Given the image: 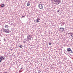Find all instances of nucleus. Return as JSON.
<instances>
[{"label": "nucleus", "instance_id": "f257e3e1", "mask_svg": "<svg viewBox=\"0 0 73 73\" xmlns=\"http://www.w3.org/2000/svg\"><path fill=\"white\" fill-rule=\"evenodd\" d=\"M51 1L52 3H55V4L56 5H58L61 1V0H51Z\"/></svg>", "mask_w": 73, "mask_h": 73}, {"label": "nucleus", "instance_id": "f03ea898", "mask_svg": "<svg viewBox=\"0 0 73 73\" xmlns=\"http://www.w3.org/2000/svg\"><path fill=\"white\" fill-rule=\"evenodd\" d=\"M3 32H6V33H10V32H11V31L9 30V29H4Z\"/></svg>", "mask_w": 73, "mask_h": 73}, {"label": "nucleus", "instance_id": "7ed1b4c3", "mask_svg": "<svg viewBox=\"0 0 73 73\" xmlns=\"http://www.w3.org/2000/svg\"><path fill=\"white\" fill-rule=\"evenodd\" d=\"M31 36L30 35H29L27 36V40H26V41H29V40H31Z\"/></svg>", "mask_w": 73, "mask_h": 73}, {"label": "nucleus", "instance_id": "20e7f679", "mask_svg": "<svg viewBox=\"0 0 73 73\" xmlns=\"http://www.w3.org/2000/svg\"><path fill=\"white\" fill-rule=\"evenodd\" d=\"M67 52H70L71 53H73V51H72V50H71L70 48H67Z\"/></svg>", "mask_w": 73, "mask_h": 73}, {"label": "nucleus", "instance_id": "39448f33", "mask_svg": "<svg viewBox=\"0 0 73 73\" xmlns=\"http://www.w3.org/2000/svg\"><path fill=\"white\" fill-rule=\"evenodd\" d=\"M38 7L40 8V9H42V8H43V6H42V4L39 5Z\"/></svg>", "mask_w": 73, "mask_h": 73}, {"label": "nucleus", "instance_id": "423d86ee", "mask_svg": "<svg viewBox=\"0 0 73 73\" xmlns=\"http://www.w3.org/2000/svg\"><path fill=\"white\" fill-rule=\"evenodd\" d=\"M60 28L59 31H60V32H64V28L61 27H60Z\"/></svg>", "mask_w": 73, "mask_h": 73}, {"label": "nucleus", "instance_id": "0eeeda50", "mask_svg": "<svg viewBox=\"0 0 73 73\" xmlns=\"http://www.w3.org/2000/svg\"><path fill=\"white\" fill-rule=\"evenodd\" d=\"M1 58L3 60H5V56H1Z\"/></svg>", "mask_w": 73, "mask_h": 73}, {"label": "nucleus", "instance_id": "6e6552de", "mask_svg": "<svg viewBox=\"0 0 73 73\" xmlns=\"http://www.w3.org/2000/svg\"><path fill=\"white\" fill-rule=\"evenodd\" d=\"M31 5V3H30V2H28L27 3V6H29Z\"/></svg>", "mask_w": 73, "mask_h": 73}, {"label": "nucleus", "instance_id": "1a4fd4ad", "mask_svg": "<svg viewBox=\"0 0 73 73\" xmlns=\"http://www.w3.org/2000/svg\"><path fill=\"white\" fill-rule=\"evenodd\" d=\"M5 6V5L4 4H3L2 5H1V7H4Z\"/></svg>", "mask_w": 73, "mask_h": 73}, {"label": "nucleus", "instance_id": "9d476101", "mask_svg": "<svg viewBox=\"0 0 73 73\" xmlns=\"http://www.w3.org/2000/svg\"><path fill=\"white\" fill-rule=\"evenodd\" d=\"M39 20H40L39 19H36L35 23H36V22H39Z\"/></svg>", "mask_w": 73, "mask_h": 73}, {"label": "nucleus", "instance_id": "9b49d317", "mask_svg": "<svg viewBox=\"0 0 73 73\" xmlns=\"http://www.w3.org/2000/svg\"><path fill=\"white\" fill-rule=\"evenodd\" d=\"M3 61V59L2 58H1V56L0 57V62H1Z\"/></svg>", "mask_w": 73, "mask_h": 73}, {"label": "nucleus", "instance_id": "f8f14e48", "mask_svg": "<svg viewBox=\"0 0 73 73\" xmlns=\"http://www.w3.org/2000/svg\"><path fill=\"white\" fill-rule=\"evenodd\" d=\"M8 27H9V26L8 25H6L5 26V27L6 28H7H7H8Z\"/></svg>", "mask_w": 73, "mask_h": 73}, {"label": "nucleus", "instance_id": "ddd939ff", "mask_svg": "<svg viewBox=\"0 0 73 73\" xmlns=\"http://www.w3.org/2000/svg\"><path fill=\"white\" fill-rule=\"evenodd\" d=\"M19 47L20 48H23V46H22V45H20Z\"/></svg>", "mask_w": 73, "mask_h": 73}, {"label": "nucleus", "instance_id": "4468645a", "mask_svg": "<svg viewBox=\"0 0 73 73\" xmlns=\"http://www.w3.org/2000/svg\"><path fill=\"white\" fill-rule=\"evenodd\" d=\"M71 36H72V38L73 39V35L72 34L71 35Z\"/></svg>", "mask_w": 73, "mask_h": 73}, {"label": "nucleus", "instance_id": "2eb2a0df", "mask_svg": "<svg viewBox=\"0 0 73 73\" xmlns=\"http://www.w3.org/2000/svg\"><path fill=\"white\" fill-rule=\"evenodd\" d=\"M69 35H72V34H73V33H69Z\"/></svg>", "mask_w": 73, "mask_h": 73}, {"label": "nucleus", "instance_id": "dca6fc26", "mask_svg": "<svg viewBox=\"0 0 73 73\" xmlns=\"http://www.w3.org/2000/svg\"><path fill=\"white\" fill-rule=\"evenodd\" d=\"M23 42L24 43H25V42H26V41H25V40H24V41H23Z\"/></svg>", "mask_w": 73, "mask_h": 73}, {"label": "nucleus", "instance_id": "f3484780", "mask_svg": "<svg viewBox=\"0 0 73 73\" xmlns=\"http://www.w3.org/2000/svg\"><path fill=\"white\" fill-rule=\"evenodd\" d=\"M25 17V16H23L21 18H24Z\"/></svg>", "mask_w": 73, "mask_h": 73}, {"label": "nucleus", "instance_id": "a211bd4d", "mask_svg": "<svg viewBox=\"0 0 73 73\" xmlns=\"http://www.w3.org/2000/svg\"><path fill=\"white\" fill-rule=\"evenodd\" d=\"M49 45H51V43L50 42H49Z\"/></svg>", "mask_w": 73, "mask_h": 73}, {"label": "nucleus", "instance_id": "6ab92c4d", "mask_svg": "<svg viewBox=\"0 0 73 73\" xmlns=\"http://www.w3.org/2000/svg\"><path fill=\"white\" fill-rule=\"evenodd\" d=\"M60 10H58L57 11V12H60Z\"/></svg>", "mask_w": 73, "mask_h": 73}, {"label": "nucleus", "instance_id": "aec40b11", "mask_svg": "<svg viewBox=\"0 0 73 73\" xmlns=\"http://www.w3.org/2000/svg\"><path fill=\"white\" fill-rule=\"evenodd\" d=\"M4 41H5V38H4Z\"/></svg>", "mask_w": 73, "mask_h": 73}, {"label": "nucleus", "instance_id": "412c9836", "mask_svg": "<svg viewBox=\"0 0 73 73\" xmlns=\"http://www.w3.org/2000/svg\"><path fill=\"white\" fill-rule=\"evenodd\" d=\"M23 68H21V69H23Z\"/></svg>", "mask_w": 73, "mask_h": 73}]
</instances>
